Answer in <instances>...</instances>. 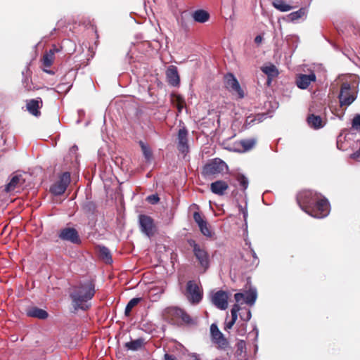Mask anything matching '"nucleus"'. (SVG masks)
Wrapping results in <instances>:
<instances>
[{
    "mask_svg": "<svg viewBox=\"0 0 360 360\" xmlns=\"http://www.w3.org/2000/svg\"><path fill=\"white\" fill-rule=\"evenodd\" d=\"M164 360H178L177 358L173 355L169 354H165L164 355Z\"/></svg>",
    "mask_w": 360,
    "mask_h": 360,
    "instance_id": "49",
    "label": "nucleus"
},
{
    "mask_svg": "<svg viewBox=\"0 0 360 360\" xmlns=\"http://www.w3.org/2000/svg\"><path fill=\"white\" fill-rule=\"evenodd\" d=\"M58 236L60 240L70 242L72 244L79 245L82 243L79 233L75 228H63L60 230Z\"/></svg>",
    "mask_w": 360,
    "mask_h": 360,
    "instance_id": "10",
    "label": "nucleus"
},
{
    "mask_svg": "<svg viewBox=\"0 0 360 360\" xmlns=\"http://www.w3.org/2000/svg\"><path fill=\"white\" fill-rule=\"evenodd\" d=\"M184 295L191 304H196L202 300L203 290L199 283L196 281L191 280L186 283Z\"/></svg>",
    "mask_w": 360,
    "mask_h": 360,
    "instance_id": "5",
    "label": "nucleus"
},
{
    "mask_svg": "<svg viewBox=\"0 0 360 360\" xmlns=\"http://www.w3.org/2000/svg\"><path fill=\"white\" fill-rule=\"evenodd\" d=\"M229 188L228 184L222 180H218L210 184L211 191L218 195H223Z\"/></svg>",
    "mask_w": 360,
    "mask_h": 360,
    "instance_id": "20",
    "label": "nucleus"
},
{
    "mask_svg": "<svg viewBox=\"0 0 360 360\" xmlns=\"http://www.w3.org/2000/svg\"><path fill=\"white\" fill-rule=\"evenodd\" d=\"M239 144L242 146V152L250 150L256 144V140L254 139H243L240 141Z\"/></svg>",
    "mask_w": 360,
    "mask_h": 360,
    "instance_id": "33",
    "label": "nucleus"
},
{
    "mask_svg": "<svg viewBox=\"0 0 360 360\" xmlns=\"http://www.w3.org/2000/svg\"><path fill=\"white\" fill-rule=\"evenodd\" d=\"M264 117V114H257L256 115V117L255 119H252L251 120L249 121V119L250 118V117H248L246 122H248L249 124H251L252 122H253L255 120H258L259 122L262 121V118Z\"/></svg>",
    "mask_w": 360,
    "mask_h": 360,
    "instance_id": "46",
    "label": "nucleus"
},
{
    "mask_svg": "<svg viewBox=\"0 0 360 360\" xmlns=\"http://www.w3.org/2000/svg\"><path fill=\"white\" fill-rule=\"evenodd\" d=\"M172 102L173 104L177 108L178 111L181 112L182 109L186 105V102L184 98L179 94H173L172 95Z\"/></svg>",
    "mask_w": 360,
    "mask_h": 360,
    "instance_id": "32",
    "label": "nucleus"
},
{
    "mask_svg": "<svg viewBox=\"0 0 360 360\" xmlns=\"http://www.w3.org/2000/svg\"><path fill=\"white\" fill-rule=\"evenodd\" d=\"M27 315L29 317L37 318L44 320L48 318L49 314L46 311L37 307H31L27 309Z\"/></svg>",
    "mask_w": 360,
    "mask_h": 360,
    "instance_id": "21",
    "label": "nucleus"
},
{
    "mask_svg": "<svg viewBox=\"0 0 360 360\" xmlns=\"http://www.w3.org/2000/svg\"><path fill=\"white\" fill-rule=\"evenodd\" d=\"M43 107V101L40 97L27 100L26 101L27 110L34 117H39L41 115L40 109Z\"/></svg>",
    "mask_w": 360,
    "mask_h": 360,
    "instance_id": "15",
    "label": "nucleus"
},
{
    "mask_svg": "<svg viewBox=\"0 0 360 360\" xmlns=\"http://www.w3.org/2000/svg\"><path fill=\"white\" fill-rule=\"evenodd\" d=\"M308 124L315 129H319L323 127L322 120L320 116L310 114L307 119Z\"/></svg>",
    "mask_w": 360,
    "mask_h": 360,
    "instance_id": "25",
    "label": "nucleus"
},
{
    "mask_svg": "<svg viewBox=\"0 0 360 360\" xmlns=\"http://www.w3.org/2000/svg\"><path fill=\"white\" fill-rule=\"evenodd\" d=\"M177 139L178 150L182 153H187L188 151V130L185 127H183L179 130Z\"/></svg>",
    "mask_w": 360,
    "mask_h": 360,
    "instance_id": "16",
    "label": "nucleus"
},
{
    "mask_svg": "<svg viewBox=\"0 0 360 360\" xmlns=\"http://www.w3.org/2000/svg\"><path fill=\"white\" fill-rule=\"evenodd\" d=\"M221 332L218 328L217 326L214 323L212 324L210 326V333L211 337L218 335V334L221 333Z\"/></svg>",
    "mask_w": 360,
    "mask_h": 360,
    "instance_id": "44",
    "label": "nucleus"
},
{
    "mask_svg": "<svg viewBox=\"0 0 360 360\" xmlns=\"http://www.w3.org/2000/svg\"><path fill=\"white\" fill-rule=\"evenodd\" d=\"M271 80H272V79H269V77H268V79H267V82H266V84H267V85H268V86H269V85H270V84H271Z\"/></svg>",
    "mask_w": 360,
    "mask_h": 360,
    "instance_id": "54",
    "label": "nucleus"
},
{
    "mask_svg": "<svg viewBox=\"0 0 360 360\" xmlns=\"http://www.w3.org/2000/svg\"><path fill=\"white\" fill-rule=\"evenodd\" d=\"M193 219L198 224L201 233L205 237L212 238V233L210 229L208 223L206 220L204 219L200 212H195L193 213Z\"/></svg>",
    "mask_w": 360,
    "mask_h": 360,
    "instance_id": "13",
    "label": "nucleus"
},
{
    "mask_svg": "<svg viewBox=\"0 0 360 360\" xmlns=\"http://www.w3.org/2000/svg\"><path fill=\"white\" fill-rule=\"evenodd\" d=\"M358 89L355 84L343 82L339 91V106L348 107L357 98Z\"/></svg>",
    "mask_w": 360,
    "mask_h": 360,
    "instance_id": "3",
    "label": "nucleus"
},
{
    "mask_svg": "<svg viewBox=\"0 0 360 360\" xmlns=\"http://www.w3.org/2000/svg\"><path fill=\"white\" fill-rule=\"evenodd\" d=\"M273 6L281 12H286L293 8L283 0H272Z\"/></svg>",
    "mask_w": 360,
    "mask_h": 360,
    "instance_id": "29",
    "label": "nucleus"
},
{
    "mask_svg": "<svg viewBox=\"0 0 360 360\" xmlns=\"http://www.w3.org/2000/svg\"><path fill=\"white\" fill-rule=\"evenodd\" d=\"M306 14V9L304 8H301L297 11L292 12L288 15V18L290 21H295L301 18H302Z\"/></svg>",
    "mask_w": 360,
    "mask_h": 360,
    "instance_id": "36",
    "label": "nucleus"
},
{
    "mask_svg": "<svg viewBox=\"0 0 360 360\" xmlns=\"http://www.w3.org/2000/svg\"><path fill=\"white\" fill-rule=\"evenodd\" d=\"M320 193L312 190L301 191L297 195V202L301 209L306 211H312V204L319 202Z\"/></svg>",
    "mask_w": 360,
    "mask_h": 360,
    "instance_id": "4",
    "label": "nucleus"
},
{
    "mask_svg": "<svg viewBox=\"0 0 360 360\" xmlns=\"http://www.w3.org/2000/svg\"><path fill=\"white\" fill-rule=\"evenodd\" d=\"M143 156L147 161H150L152 158L153 153L150 148L146 146L142 141L139 142Z\"/></svg>",
    "mask_w": 360,
    "mask_h": 360,
    "instance_id": "37",
    "label": "nucleus"
},
{
    "mask_svg": "<svg viewBox=\"0 0 360 360\" xmlns=\"http://www.w3.org/2000/svg\"><path fill=\"white\" fill-rule=\"evenodd\" d=\"M262 36L260 35H257L255 38V42L257 43V44H259L262 41Z\"/></svg>",
    "mask_w": 360,
    "mask_h": 360,
    "instance_id": "51",
    "label": "nucleus"
},
{
    "mask_svg": "<svg viewBox=\"0 0 360 360\" xmlns=\"http://www.w3.org/2000/svg\"><path fill=\"white\" fill-rule=\"evenodd\" d=\"M358 144L359 146V149L351 155L352 158L356 159L360 158V141L358 143Z\"/></svg>",
    "mask_w": 360,
    "mask_h": 360,
    "instance_id": "48",
    "label": "nucleus"
},
{
    "mask_svg": "<svg viewBox=\"0 0 360 360\" xmlns=\"http://www.w3.org/2000/svg\"><path fill=\"white\" fill-rule=\"evenodd\" d=\"M25 179L22 178L21 174H17L13 176L10 182L6 184L5 191L6 192H11L14 191L17 187L23 185Z\"/></svg>",
    "mask_w": 360,
    "mask_h": 360,
    "instance_id": "22",
    "label": "nucleus"
},
{
    "mask_svg": "<svg viewBox=\"0 0 360 360\" xmlns=\"http://www.w3.org/2000/svg\"><path fill=\"white\" fill-rule=\"evenodd\" d=\"M352 127L356 131H360V114H356L352 120Z\"/></svg>",
    "mask_w": 360,
    "mask_h": 360,
    "instance_id": "41",
    "label": "nucleus"
},
{
    "mask_svg": "<svg viewBox=\"0 0 360 360\" xmlns=\"http://www.w3.org/2000/svg\"><path fill=\"white\" fill-rule=\"evenodd\" d=\"M59 51L60 49L55 44L52 45L51 49L46 51L41 58L43 65L46 68H50L54 60L55 53Z\"/></svg>",
    "mask_w": 360,
    "mask_h": 360,
    "instance_id": "19",
    "label": "nucleus"
},
{
    "mask_svg": "<svg viewBox=\"0 0 360 360\" xmlns=\"http://www.w3.org/2000/svg\"><path fill=\"white\" fill-rule=\"evenodd\" d=\"M180 320L182 321L184 323L186 324H193L194 323L193 320L190 316V315L184 309H181V313L180 314Z\"/></svg>",
    "mask_w": 360,
    "mask_h": 360,
    "instance_id": "38",
    "label": "nucleus"
},
{
    "mask_svg": "<svg viewBox=\"0 0 360 360\" xmlns=\"http://www.w3.org/2000/svg\"><path fill=\"white\" fill-rule=\"evenodd\" d=\"M188 244L192 248L194 257L198 266L205 272L210 266V255L207 248L203 245H200L193 239H188Z\"/></svg>",
    "mask_w": 360,
    "mask_h": 360,
    "instance_id": "2",
    "label": "nucleus"
},
{
    "mask_svg": "<svg viewBox=\"0 0 360 360\" xmlns=\"http://www.w3.org/2000/svg\"><path fill=\"white\" fill-rule=\"evenodd\" d=\"M191 356L193 358V360H200L196 354H193Z\"/></svg>",
    "mask_w": 360,
    "mask_h": 360,
    "instance_id": "52",
    "label": "nucleus"
},
{
    "mask_svg": "<svg viewBox=\"0 0 360 360\" xmlns=\"http://www.w3.org/2000/svg\"><path fill=\"white\" fill-rule=\"evenodd\" d=\"M234 298L236 301V304L239 305V303H243V301L245 302V293L238 292L234 295Z\"/></svg>",
    "mask_w": 360,
    "mask_h": 360,
    "instance_id": "43",
    "label": "nucleus"
},
{
    "mask_svg": "<svg viewBox=\"0 0 360 360\" xmlns=\"http://www.w3.org/2000/svg\"><path fill=\"white\" fill-rule=\"evenodd\" d=\"M262 71L267 75V77H269V79H274L276 77L279 72L276 67L271 64L268 66H263L261 68Z\"/></svg>",
    "mask_w": 360,
    "mask_h": 360,
    "instance_id": "27",
    "label": "nucleus"
},
{
    "mask_svg": "<svg viewBox=\"0 0 360 360\" xmlns=\"http://www.w3.org/2000/svg\"><path fill=\"white\" fill-rule=\"evenodd\" d=\"M44 70V72H47L49 74H51V75L53 74V72L51 71V70Z\"/></svg>",
    "mask_w": 360,
    "mask_h": 360,
    "instance_id": "55",
    "label": "nucleus"
},
{
    "mask_svg": "<svg viewBox=\"0 0 360 360\" xmlns=\"http://www.w3.org/2000/svg\"><path fill=\"white\" fill-rule=\"evenodd\" d=\"M181 313V308L177 307H169L164 310L163 316L169 323L176 324L180 320Z\"/></svg>",
    "mask_w": 360,
    "mask_h": 360,
    "instance_id": "14",
    "label": "nucleus"
},
{
    "mask_svg": "<svg viewBox=\"0 0 360 360\" xmlns=\"http://www.w3.org/2000/svg\"><path fill=\"white\" fill-rule=\"evenodd\" d=\"M83 210L86 213L93 214L96 210V205L93 202L88 201L84 204Z\"/></svg>",
    "mask_w": 360,
    "mask_h": 360,
    "instance_id": "39",
    "label": "nucleus"
},
{
    "mask_svg": "<svg viewBox=\"0 0 360 360\" xmlns=\"http://www.w3.org/2000/svg\"><path fill=\"white\" fill-rule=\"evenodd\" d=\"M240 315V318L245 321H248L251 319V312L249 309L246 311L245 316H243L241 314Z\"/></svg>",
    "mask_w": 360,
    "mask_h": 360,
    "instance_id": "47",
    "label": "nucleus"
},
{
    "mask_svg": "<svg viewBox=\"0 0 360 360\" xmlns=\"http://www.w3.org/2000/svg\"><path fill=\"white\" fill-rule=\"evenodd\" d=\"M166 78L168 84L172 86H178L180 84V77L177 68L170 65L166 70Z\"/></svg>",
    "mask_w": 360,
    "mask_h": 360,
    "instance_id": "17",
    "label": "nucleus"
},
{
    "mask_svg": "<svg viewBox=\"0 0 360 360\" xmlns=\"http://www.w3.org/2000/svg\"><path fill=\"white\" fill-rule=\"evenodd\" d=\"M319 202L312 204V211H306V213L315 218H323L326 217L330 211V205L328 200L320 193Z\"/></svg>",
    "mask_w": 360,
    "mask_h": 360,
    "instance_id": "6",
    "label": "nucleus"
},
{
    "mask_svg": "<svg viewBox=\"0 0 360 360\" xmlns=\"http://www.w3.org/2000/svg\"><path fill=\"white\" fill-rule=\"evenodd\" d=\"M143 345L144 339L138 338L136 340L126 342L124 346L127 349L136 351L141 349L143 346Z\"/></svg>",
    "mask_w": 360,
    "mask_h": 360,
    "instance_id": "28",
    "label": "nucleus"
},
{
    "mask_svg": "<svg viewBox=\"0 0 360 360\" xmlns=\"http://www.w3.org/2000/svg\"><path fill=\"white\" fill-rule=\"evenodd\" d=\"M316 80V75L314 73H311L309 75H300L296 79L297 86L302 89H307L311 82H314Z\"/></svg>",
    "mask_w": 360,
    "mask_h": 360,
    "instance_id": "18",
    "label": "nucleus"
},
{
    "mask_svg": "<svg viewBox=\"0 0 360 360\" xmlns=\"http://www.w3.org/2000/svg\"><path fill=\"white\" fill-rule=\"evenodd\" d=\"M240 310V306L238 304H235L231 310V321H229L226 326V328L227 329H231L233 326L234 325V323H236L237 319H238V312Z\"/></svg>",
    "mask_w": 360,
    "mask_h": 360,
    "instance_id": "30",
    "label": "nucleus"
},
{
    "mask_svg": "<svg viewBox=\"0 0 360 360\" xmlns=\"http://www.w3.org/2000/svg\"><path fill=\"white\" fill-rule=\"evenodd\" d=\"M243 217L245 219L247 217V215H248V212H247V211L243 210Z\"/></svg>",
    "mask_w": 360,
    "mask_h": 360,
    "instance_id": "53",
    "label": "nucleus"
},
{
    "mask_svg": "<svg viewBox=\"0 0 360 360\" xmlns=\"http://www.w3.org/2000/svg\"><path fill=\"white\" fill-rule=\"evenodd\" d=\"M31 80L28 77H25L23 80V84L27 91H31L34 90V88L32 87V84H30Z\"/></svg>",
    "mask_w": 360,
    "mask_h": 360,
    "instance_id": "42",
    "label": "nucleus"
},
{
    "mask_svg": "<svg viewBox=\"0 0 360 360\" xmlns=\"http://www.w3.org/2000/svg\"><path fill=\"white\" fill-rule=\"evenodd\" d=\"M95 295V285L92 281L75 286L70 294L75 310L87 311L91 304L88 303Z\"/></svg>",
    "mask_w": 360,
    "mask_h": 360,
    "instance_id": "1",
    "label": "nucleus"
},
{
    "mask_svg": "<svg viewBox=\"0 0 360 360\" xmlns=\"http://www.w3.org/2000/svg\"><path fill=\"white\" fill-rule=\"evenodd\" d=\"M139 222L142 233L150 238L157 232V227L154 220L150 216L140 214L139 216Z\"/></svg>",
    "mask_w": 360,
    "mask_h": 360,
    "instance_id": "8",
    "label": "nucleus"
},
{
    "mask_svg": "<svg viewBox=\"0 0 360 360\" xmlns=\"http://www.w3.org/2000/svg\"><path fill=\"white\" fill-rule=\"evenodd\" d=\"M227 167L224 161L219 158H214L207 162L202 168V174L204 176H211L219 174Z\"/></svg>",
    "mask_w": 360,
    "mask_h": 360,
    "instance_id": "7",
    "label": "nucleus"
},
{
    "mask_svg": "<svg viewBox=\"0 0 360 360\" xmlns=\"http://www.w3.org/2000/svg\"><path fill=\"white\" fill-rule=\"evenodd\" d=\"M212 342L221 350H226L229 347V342L222 333L212 337Z\"/></svg>",
    "mask_w": 360,
    "mask_h": 360,
    "instance_id": "23",
    "label": "nucleus"
},
{
    "mask_svg": "<svg viewBox=\"0 0 360 360\" xmlns=\"http://www.w3.org/2000/svg\"><path fill=\"white\" fill-rule=\"evenodd\" d=\"M98 249L101 259H102L106 264H111L112 262V259L109 249L105 246L100 245L98 247Z\"/></svg>",
    "mask_w": 360,
    "mask_h": 360,
    "instance_id": "26",
    "label": "nucleus"
},
{
    "mask_svg": "<svg viewBox=\"0 0 360 360\" xmlns=\"http://www.w3.org/2000/svg\"><path fill=\"white\" fill-rule=\"evenodd\" d=\"M192 17L195 22L204 23L210 19V14L205 10L199 9L192 13Z\"/></svg>",
    "mask_w": 360,
    "mask_h": 360,
    "instance_id": "24",
    "label": "nucleus"
},
{
    "mask_svg": "<svg viewBox=\"0 0 360 360\" xmlns=\"http://www.w3.org/2000/svg\"><path fill=\"white\" fill-rule=\"evenodd\" d=\"M224 84L226 88L229 91L237 94L240 98L244 97V92L241 89L238 81L232 73H227L224 76Z\"/></svg>",
    "mask_w": 360,
    "mask_h": 360,
    "instance_id": "11",
    "label": "nucleus"
},
{
    "mask_svg": "<svg viewBox=\"0 0 360 360\" xmlns=\"http://www.w3.org/2000/svg\"><path fill=\"white\" fill-rule=\"evenodd\" d=\"M142 300L141 297H135L131 299L127 304L124 310V314L127 316H130L132 309L136 307Z\"/></svg>",
    "mask_w": 360,
    "mask_h": 360,
    "instance_id": "34",
    "label": "nucleus"
},
{
    "mask_svg": "<svg viewBox=\"0 0 360 360\" xmlns=\"http://www.w3.org/2000/svg\"><path fill=\"white\" fill-rule=\"evenodd\" d=\"M330 108L332 111V112L335 115H337L336 114V111H337V109H336V107L333 104V102H331L330 105Z\"/></svg>",
    "mask_w": 360,
    "mask_h": 360,
    "instance_id": "50",
    "label": "nucleus"
},
{
    "mask_svg": "<svg viewBox=\"0 0 360 360\" xmlns=\"http://www.w3.org/2000/svg\"><path fill=\"white\" fill-rule=\"evenodd\" d=\"M257 297L256 290L250 289L245 292V302L249 305H253L257 300Z\"/></svg>",
    "mask_w": 360,
    "mask_h": 360,
    "instance_id": "31",
    "label": "nucleus"
},
{
    "mask_svg": "<svg viewBox=\"0 0 360 360\" xmlns=\"http://www.w3.org/2000/svg\"><path fill=\"white\" fill-rule=\"evenodd\" d=\"M228 299L227 292L219 290L212 295V302L218 309L225 310L228 307Z\"/></svg>",
    "mask_w": 360,
    "mask_h": 360,
    "instance_id": "12",
    "label": "nucleus"
},
{
    "mask_svg": "<svg viewBox=\"0 0 360 360\" xmlns=\"http://www.w3.org/2000/svg\"><path fill=\"white\" fill-rule=\"evenodd\" d=\"M236 179L238 182L241 190L245 191L248 188L249 185L248 178L242 174H238L236 176Z\"/></svg>",
    "mask_w": 360,
    "mask_h": 360,
    "instance_id": "35",
    "label": "nucleus"
},
{
    "mask_svg": "<svg viewBox=\"0 0 360 360\" xmlns=\"http://www.w3.org/2000/svg\"><path fill=\"white\" fill-rule=\"evenodd\" d=\"M252 255H253V257H256L255 252L254 251H252Z\"/></svg>",
    "mask_w": 360,
    "mask_h": 360,
    "instance_id": "56",
    "label": "nucleus"
},
{
    "mask_svg": "<svg viewBox=\"0 0 360 360\" xmlns=\"http://www.w3.org/2000/svg\"><path fill=\"white\" fill-rule=\"evenodd\" d=\"M147 200L153 204V205H155L156 203H158L160 200V198L158 197V195H150L149 196L147 197Z\"/></svg>",
    "mask_w": 360,
    "mask_h": 360,
    "instance_id": "45",
    "label": "nucleus"
},
{
    "mask_svg": "<svg viewBox=\"0 0 360 360\" xmlns=\"http://www.w3.org/2000/svg\"><path fill=\"white\" fill-rule=\"evenodd\" d=\"M70 182V174L68 172H63L59 181L53 184L51 188V192L55 195H60L65 193Z\"/></svg>",
    "mask_w": 360,
    "mask_h": 360,
    "instance_id": "9",
    "label": "nucleus"
},
{
    "mask_svg": "<svg viewBox=\"0 0 360 360\" xmlns=\"http://www.w3.org/2000/svg\"><path fill=\"white\" fill-rule=\"evenodd\" d=\"M236 353L238 355H241L242 353L246 351V343L244 340H240L236 344Z\"/></svg>",
    "mask_w": 360,
    "mask_h": 360,
    "instance_id": "40",
    "label": "nucleus"
}]
</instances>
